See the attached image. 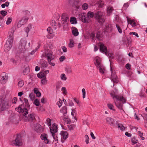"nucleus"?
Here are the masks:
<instances>
[{"mask_svg": "<svg viewBox=\"0 0 147 147\" xmlns=\"http://www.w3.org/2000/svg\"><path fill=\"white\" fill-rule=\"evenodd\" d=\"M110 94L113 99L116 107L121 111V113H125L123 109V104L126 102V99L122 96L118 94L117 90L116 88H115Z\"/></svg>", "mask_w": 147, "mask_h": 147, "instance_id": "obj_1", "label": "nucleus"}, {"mask_svg": "<svg viewBox=\"0 0 147 147\" xmlns=\"http://www.w3.org/2000/svg\"><path fill=\"white\" fill-rule=\"evenodd\" d=\"M18 111L19 112H22L23 113L22 116V120L25 122L28 121H32L35 119L34 115L33 114H29L28 116L26 115L28 113V110L26 108H24L23 109H22L20 107L18 108Z\"/></svg>", "mask_w": 147, "mask_h": 147, "instance_id": "obj_2", "label": "nucleus"}, {"mask_svg": "<svg viewBox=\"0 0 147 147\" xmlns=\"http://www.w3.org/2000/svg\"><path fill=\"white\" fill-rule=\"evenodd\" d=\"M46 123L50 128V132L52 134V136L55 141H56L57 140L55 134L58 131V127L57 125L56 124L54 123L51 126V119L49 118H47L46 119Z\"/></svg>", "mask_w": 147, "mask_h": 147, "instance_id": "obj_3", "label": "nucleus"}, {"mask_svg": "<svg viewBox=\"0 0 147 147\" xmlns=\"http://www.w3.org/2000/svg\"><path fill=\"white\" fill-rule=\"evenodd\" d=\"M13 32H9V37L4 46V49L5 52H7L11 48L13 42Z\"/></svg>", "mask_w": 147, "mask_h": 147, "instance_id": "obj_4", "label": "nucleus"}, {"mask_svg": "<svg viewBox=\"0 0 147 147\" xmlns=\"http://www.w3.org/2000/svg\"><path fill=\"white\" fill-rule=\"evenodd\" d=\"M94 63L96 67L99 68V72L102 74L105 73V68L101 63V59L98 56L94 58Z\"/></svg>", "mask_w": 147, "mask_h": 147, "instance_id": "obj_5", "label": "nucleus"}, {"mask_svg": "<svg viewBox=\"0 0 147 147\" xmlns=\"http://www.w3.org/2000/svg\"><path fill=\"white\" fill-rule=\"evenodd\" d=\"M103 15V13L99 11H97L94 14L95 19L98 23L101 24L103 23L105 20Z\"/></svg>", "mask_w": 147, "mask_h": 147, "instance_id": "obj_6", "label": "nucleus"}, {"mask_svg": "<svg viewBox=\"0 0 147 147\" xmlns=\"http://www.w3.org/2000/svg\"><path fill=\"white\" fill-rule=\"evenodd\" d=\"M22 142L21 135L18 134L17 135L15 140L12 141L11 144L13 146H20L22 144Z\"/></svg>", "mask_w": 147, "mask_h": 147, "instance_id": "obj_7", "label": "nucleus"}, {"mask_svg": "<svg viewBox=\"0 0 147 147\" xmlns=\"http://www.w3.org/2000/svg\"><path fill=\"white\" fill-rule=\"evenodd\" d=\"M45 54L47 58V60H53L55 57L53 54L52 52L49 49L45 50Z\"/></svg>", "mask_w": 147, "mask_h": 147, "instance_id": "obj_8", "label": "nucleus"}, {"mask_svg": "<svg viewBox=\"0 0 147 147\" xmlns=\"http://www.w3.org/2000/svg\"><path fill=\"white\" fill-rule=\"evenodd\" d=\"M79 19L83 22L88 23L89 22L88 19L87 18L86 14L84 13H82L79 15Z\"/></svg>", "mask_w": 147, "mask_h": 147, "instance_id": "obj_9", "label": "nucleus"}, {"mask_svg": "<svg viewBox=\"0 0 147 147\" xmlns=\"http://www.w3.org/2000/svg\"><path fill=\"white\" fill-rule=\"evenodd\" d=\"M79 19L83 22L88 23L89 22L88 19L87 18L86 14L84 13H82L79 15Z\"/></svg>", "mask_w": 147, "mask_h": 147, "instance_id": "obj_10", "label": "nucleus"}, {"mask_svg": "<svg viewBox=\"0 0 147 147\" xmlns=\"http://www.w3.org/2000/svg\"><path fill=\"white\" fill-rule=\"evenodd\" d=\"M29 18L27 16L22 17L18 22L17 27L18 28H20L21 26L26 23L28 20Z\"/></svg>", "mask_w": 147, "mask_h": 147, "instance_id": "obj_11", "label": "nucleus"}, {"mask_svg": "<svg viewBox=\"0 0 147 147\" xmlns=\"http://www.w3.org/2000/svg\"><path fill=\"white\" fill-rule=\"evenodd\" d=\"M110 70L111 72V80L113 81V82H116L117 81V76L115 71L113 70L112 68L111 67Z\"/></svg>", "mask_w": 147, "mask_h": 147, "instance_id": "obj_12", "label": "nucleus"}, {"mask_svg": "<svg viewBox=\"0 0 147 147\" xmlns=\"http://www.w3.org/2000/svg\"><path fill=\"white\" fill-rule=\"evenodd\" d=\"M40 138L45 144H48L49 140L48 139V136L47 134H42L40 136Z\"/></svg>", "mask_w": 147, "mask_h": 147, "instance_id": "obj_13", "label": "nucleus"}, {"mask_svg": "<svg viewBox=\"0 0 147 147\" xmlns=\"http://www.w3.org/2000/svg\"><path fill=\"white\" fill-rule=\"evenodd\" d=\"M24 30L27 33V36H28V33L30 31H31L32 32H34V28L32 25L30 24H29L27 27L24 28Z\"/></svg>", "mask_w": 147, "mask_h": 147, "instance_id": "obj_14", "label": "nucleus"}, {"mask_svg": "<svg viewBox=\"0 0 147 147\" xmlns=\"http://www.w3.org/2000/svg\"><path fill=\"white\" fill-rule=\"evenodd\" d=\"M2 76L1 79V82L2 84L6 83L8 79V76L6 75L5 73L4 72L1 74Z\"/></svg>", "mask_w": 147, "mask_h": 147, "instance_id": "obj_15", "label": "nucleus"}, {"mask_svg": "<svg viewBox=\"0 0 147 147\" xmlns=\"http://www.w3.org/2000/svg\"><path fill=\"white\" fill-rule=\"evenodd\" d=\"M100 50L102 53H104L105 54H107V48L104 44L102 43L100 44Z\"/></svg>", "mask_w": 147, "mask_h": 147, "instance_id": "obj_16", "label": "nucleus"}, {"mask_svg": "<svg viewBox=\"0 0 147 147\" xmlns=\"http://www.w3.org/2000/svg\"><path fill=\"white\" fill-rule=\"evenodd\" d=\"M60 134L61 135V138L62 140V139L65 140L68 137V134L66 131H61Z\"/></svg>", "mask_w": 147, "mask_h": 147, "instance_id": "obj_17", "label": "nucleus"}, {"mask_svg": "<svg viewBox=\"0 0 147 147\" xmlns=\"http://www.w3.org/2000/svg\"><path fill=\"white\" fill-rule=\"evenodd\" d=\"M20 45L19 46V48L20 49H22L24 50L26 44V41L25 40H21L20 41Z\"/></svg>", "mask_w": 147, "mask_h": 147, "instance_id": "obj_18", "label": "nucleus"}, {"mask_svg": "<svg viewBox=\"0 0 147 147\" xmlns=\"http://www.w3.org/2000/svg\"><path fill=\"white\" fill-rule=\"evenodd\" d=\"M112 30V27L111 24H107L104 29V32H111Z\"/></svg>", "mask_w": 147, "mask_h": 147, "instance_id": "obj_19", "label": "nucleus"}, {"mask_svg": "<svg viewBox=\"0 0 147 147\" xmlns=\"http://www.w3.org/2000/svg\"><path fill=\"white\" fill-rule=\"evenodd\" d=\"M30 69L28 65L27 64H25L24 67L23 69V73L24 75H26L28 74L29 72Z\"/></svg>", "mask_w": 147, "mask_h": 147, "instance_id": "obj_20", "label": "nucleus"}, {"mask_svg": "<svg viewBox=\"0 0 147 147\" xmlns=\"http://www.w3.org/2000/svg\"><path fill=\"white\" fill-rule=\"evenodd\" d=\"M60 112L63 115L65 116L67 113V107L66 106L63 107L60 110Z\"/></svg>", "mask_w": 147, "mask_h": 147, "instance_id": "obj_21", "label": "nucleus"}, {"mask_svg": "<svg viewBox=\"0 0 147 147\" xmlns=\"http://www.w3.org/2000/svg\"><path fill=\"white\" fill-rule=\"evenodd\" d=\"M69 18L68 17L66 13H63L61 16V19L63 22V23H67Z\"/></svg>", "mask_w": 147, "mask_h": 147, "instance_id": "obj_22", "label": "nucleus"}, {"mask_svg": "<svg viewBox=\"0 0 147 147\" xmlns=\"http://www.w3.org/2000/svg\"><path fill=\"white\" fill-rule=\"evenodd\" d=\"M107 14L109 16L111 15L113 11L114 10L113 7H112L109 6L107 7Z\"/></svg>", "mask_w": 147, "mask_h": 147, "instance_id": "obj_23", "label": "nucleus"}, {"mask_svg": "<svg viewBox=\"0 0 147 147\" xmlns=\"http://www.w3.org/2000/svg\"><path fill=\"white\" fill-rule=\"evenodd\" d=\"M94 14H94L93 12L91 11H89L86 14L87 18L88 19L89 22L90 21L91 19L93 18L94 16Z\"/></svg>", "mask_w": 147, "mask_h": 147, "instance_id": "obj_24", "label": "nucleus"}, {"mask_svg": "<svg viewBox=\"0 0 147 147\" xmlns=\"http://www.w3.org/2000/svg\"><path fill=\"white\" fill-rule=\"evenodd\" d=\"M106 122L107 123L113 125L114 124V122L113 119L110 117H108L106 119Z\"/></svg>", "mask_w": 147, "mask_h": 147, "instance_id": "obj_25", "label": "nucleus"}, {"mask_svg": "<svg viewBox=\"0 0 147 147\" xmlns=\"http://www.w3.org/2000/svg\"><path fill=\"white\" fill-rule=\"evenodd\" d=\"M72 34L74 36H77L79 34V32L77 28L75 27H73L71 28Z\"/></svg>", "mask_w": 147, "mask_h": 147, "instance_id": "obj_26", "label": "nucleus"}, {"mask_svg": "<svg viewBox=\"0 0 147 147\" xmlns=\"http://www.w3.org/2000/svg\"><path fill=\"white\" fill-rule=\"evenodd\" d=\"M48 66V63L45 61H42L40 63V66L41 68L44 69Z\"/></svg>", "mask_w": 147, "mask_h": 147, "instance_id": "obj_27", "label": "nucleus"}, {"mask_svg": "<svg viewBox=\"0 0 147 147\" xmlns=\"http://www.w3.org/2000/svg\"><path fill=\"white\" fill-rule=\"evenodd\" d=\"M37 77L40 78H46V74L43 71L40 72L37 74Z\"/></svg>", "mask_w": 147, "mask_h": 147, "instance_id": "obj_28", "label": "nucleus"}, {"mask_svg": "<svg viewBox=\"0 0 147 147\" xmlns=\"http://www.w3.org/2000/svg\"><path fill=\"white\" fill-rule=\"evenodd\" d=\"M70 21L72 24H76L77 23L76 19L74 17H71L70 18Z\"/></svg>", "mask_w": 147, "mask_h": 147, "instance_id": "obj_29", "label": "nucleus"}, {"mask_svg": "<svg viewBox=\"0 0 147 147\" xmlns=\"http://www.w3.org/2000/svg\"><path fill=\"white\" fill-rule=\"evenodd\" d=\"M35 131L38 133H40L42 131V129L40 125L36 126L35 129Z\"/></svg>", "mask_w": 147, "mask_h": 147, "instance_id": "obj_30", "label": "nucleus"}, {"mask_svg": "<svg viewBox=\"0 0 147 147\" xmlns=\"http://www.w3.org/2000/svg\"><path fill=\"white\" fill-rule=\"evenodd\" d=\"M34 93L36 94L37 97H40L41 96V93L38 90L37 88H35L34 89Z\"/></svg>", "mask_w": 147, "mask_h": 147, "instance_id": "obj_31", "label": "nucleus"}, {"mask_svg": "<svg viewBox=\"0 0 147 147\" xmlns=\"http://www.w3.org/2000/svg\"><path fill=\"white\" fill-rule=\"evenodd\" d=\"M127 22H129L130 24L131 25V26L133 27H135L136 26V23L134 22L133 20H129L127 18Z\"/></svg>", "mask_w": 147, "mask_h": 147, "instance_id": "obj_32", "label": "nucleus"}, {"mask_svg": "<svg viewBox=\"0 0 147 147\" xmlns=\"http://www.w3.org/2000/svg\"><path fill=\"white\" fill-rule=\"evenodd\" d=\"M8 106V104L6 102H5V104H3L1 108V111H4L7 109Z\"/></svg>", "mask_w": 147, "mask_h": 147, "instance_id": "obj_33", "label": "nucleus"}, {"mask_svg": "<svg viewBox=\"0 0 147 147\" xmlns=\"http://www.w3.org/2000/svg\"><path fill=\"white\" fill-rule=\"evenodd\" d=\"M68 46L70 48H72L74 46V40L72 39H70L69 42V44Z\"/></svg>", "mask_w": 147, "mask_h": 147, "instance_id": "obj_34", "label": "nucleus"}, {"mask_svg": "<svg viewBox=\"0 0 147 147\" xmlns=\"http://www.w3.org/2000/svg\"><path fill=\"white\" fill-rule=\"evenodd\" d=\"M97 3L98 7H103L104 5V2L102 1H99L97 2Z\"/></svg>", "mask_w": 147, "mask_h": 147, "instance_id": "obj_35", "label": "nucleus"}, {"mask_svg": "<svg viewBox=\"0 0 147 147\" xmlns=\"http://www.w3.org/2000/svg\"><path fill=\"white\" fill-rule=\"evenodd\" d=\"M82 8L83 10H86L88 8V5L87 3H84L83 4Z\"/></svg>", "mask_w": 147, "mask_h": 147, "instance_id": "obj_36", "label": "nucleus"}, {"mask_svg": "<svg viewBox=\"0 0 147 147\" xmlns=\"http://www.w3.org/2000/svg\"><path fill=\"white\" fill-rule=\"evenodd\" d=\"M138 140L136 139L135 137H133L131 140V142L132 143V145H134L137 143Z\"/></svg>", "mask_w": 147, "mask_h": 147, "instance_id": "obj_37", "label": "nucleus"}, {"mask_svg": "<svg viewBox=\"0 0 147 147\" xmlns=\"http://www.w3.org/2000/svg\"><path fill=\"white\" fill-rule=\"evenodd\" d=\"M60 78L63 81H65L67 79L66 76L64 74H61Z\"/></svg>", "mask_w": 147, "mask_h": 147, "instance_id": "obj_38", "label": "nucleus"}, {"mask_svg": "<svg viewBox=\"0 0 147 147\" xmlns=\"http://www.w3.org/2000/svg\"><path fill=\"white\" fill-rule=\"evenodd\" d=\"M62 104V101L61 99L59 98L58 101L57 102V104L58 106V107L59 108L61 106Z\"/></svg>", "mask_w": 147, "mask_h": 147, "instance_id": "obj_39", "label": "nucleus"}, {"mask_svg": "<svg viewBox=\"0 0 147 147\" xmlns=\"http://www.w3.org/2000/svg\"><path fill=\"white\" fill-rule=\"evenodd\" d=\"M22 13L24 15L28 16L30 14V11L27 10H24L22 11Z\"/></svg>", "mask_w": 147, "mask_h": 147, "instance_id": "obj_40", "label": "nucleus"}, {"mask_svg": "<svg viewBox=\"0 0 147 147\" xmlns=\"http://www.w3.org/2000/svg\"><path fill=\"white\" fill-rule=\"evenodd\" d=\"M24 85V82L22 80L20 81L18 84V86L19 88H21Z\"/></svg>", "mask_w": 147, "mask_h": 147, "instance_id": "obj_41", "label": "nucleus"}, {"mask_svg": "<svg viewBox=\"0 0 147 147\" xmlns=\"http://www.w3.org/2000/svg\"><path fill=\"white\" fill-rule=\"evenodd\" d=\"M9 4V2L7 1L5 3L2 4L1 6L2 8H4L5 7H8Z\"/></svg>", "mask_w": 147, "mask_h": 147, "instance_id": "obj_42", "label": "nucleus"}, {"mask_svg": "<svg viewBox=\"0 0 147 147\" xmlns=\"http://www.w3.org/2000/svg\"><path fill=\"white\" fill-rule=\"evenodd\" d=\"M65 70L66 71L68 74H70L71 72V70L70 67H67L65 69Z\"/></svg>", "mask_w": 147, "mask_h": 147, "instance_id": "obj_43", "label": "nucleus"}, {"mask_svg": "<svg viewBox=\"0 0 147 147\" xmlns=\"http://www.w3.org/2000/svg\"><path fill=\"white\" fill-rule=\"evenodd\" d=\"M48 61L49 64L53 66H54L55 65V62L53 61V60H48Z\"/></svg>", "mask_w": 147, "mask_h": 147, "instance_id": "obj_44", "label": "nucleus"}, {"mask_svg": "<svg viewBox=\"0 0 147 147\" xmlns=\"http://www.w3.org/2000/svg\"><path fill=\"white\" fill-rule=\"evenodd\" d=\"M107 106L109 109L111 110H113V111H115V110L114 109V106L111 104H107Z\"/></svg>", "mask_w": 147, "mask_h": 147, "instance_id": "obj_45", "label": "nucleus"}, {"mask_svg": "<svg viewBox=\"0 0 147 147\" xmlns=\"http://www.w3.org/2000/svg\"><path fill=\"white\" fill-rule=\"evenodd\" d=\"M12 19L11 18H8L7 20L6 24L7 25L10 24L11 22Z\"/></svg>", "mask_w": 147, "mask_h": 147, "instance_id": "obj_46", "label": "nucleus"}, {"mask_svg": "<svg viewBox=\"0 0 147 147\" xmlns=\"http://www.w3.org/2000/svg\"><path fill=\"white\" fill-rule=\"evenodd\" d=\"M41 83L42 84H46L47 83V80H46V78H43L41 80Z\"/></svg>", "mask_w": 147, "mask_h": 147, "instance_id": "obj_47", "label": "nucleus"}, {"mask_svg": "<svg viewBox=\"0 0 147 147\" xmlns=\"http://www.w3.org/2000/svg\"><path fill=\"white\" fill-rule=\"evenodd\" d=\"M116 26L119 32L120 33H121L122 32V30L120 28V27L117 24H116Z\"/></svg>", "mask_w": 147, "mask_h": 147, "instance_id": "obj_48", "label": "nucleus"}, {"mask_svg": "<svg viewBox=\"0 0 147 147\" xmlns=\"http://www.w3.org/2000/svg\"><path fill=\"white\" fill-rule=\"evenodd\" d=\"M130 35L133 34L134 35L136 36L137 38L139 37V36L138 34L135 32H130L129 33Z\"/></svg>", "mask_w": 147, "mask_h": 147, "instance_id": "obj_49", "label": "nucleus"}, {"mask_svg": "<svg viewBox=\"0 0 147 147\" xmlns=\"http://www.w3.org/2000/svg\"><path fill=\"white\" fill-rule=\"evenodd\" d=\"M1 14L3 16H5L7 14V12L5 11L2 10L1 11Z\"/></svg>", "mask_w": 147, "mask_h": 147, "instance_id": "obj_50", "label": "nucleus"}, {"mask_svg": "<svg viewBox=\"0 0 147 147\" xmlns=\"http://www.w3.org/2000/svg\"><path fill=\"white\" fill-rule=\"evenodd\" d=\"M82 91L83 94V98H85L86 97V91L84 88H83L82 89Z\"/></svg>", "mask_w": 147, "mask_h": 147, "instance_id": "obj_51", "label": "nucleus"}, {"mask_svg": "<svg viewBox=\"0 0 147 147\" xmlns=\"http://www.w3.org/2000/svg\"><path fill=\"white\" fill-rule=\"evenodd\" d=\"M47 31L50 34H52L53 32L52 29L50 27H48L47 29Z\"/></svg>", "mask_w": 147, "mask_h": 147, "instance_id": "obj_52", "label": "nucleus"}, {"mask_svg": "<svg viewBox=\"0 0 147 147\" xmlns=\"http://www.w3.org/2000/svg\"><path fill=\"white\" fill-rule=\"evenodd\" d=\"M29 97L32 100H33L34 99L35 96L33 93H31L29 94Z\"/></svg>", "mask_w": 147, "mask_h": 147, "instance_id": "obj_53", "label": "nucleus"}, {"mask_svg": "<svg viewBox=\"0 0 147 147\" xmlns=\"http://www.w3.org/2000/svg\"><path fill=\"white\" fill-rule=\"evenodd\" d=\"M34 103L35 105L36 106H38L39 105V101L37 99L35 100L34 101Z\"/></svg>", "mask_w": 147, "mask_h": 147, "instance_id": "obj_54", "label": "nucleus"}, {"mask_svg": "<svg viewBox=\"0 0 147 147\" xmlns=\"http://www.w3.org/2000/svg\"><path fill=\"white\" fill-rule=\"evenodd\" d=\"M65 58L64 56H61L59 58V61L61 62L63 61L65 59Z\"/></svg>", "mask_w": 147, "mask_h": 147, "instance_id": "obj_55", "label": "nucleus"}, {"mask_svg": "<svg viewBox=\"0 0 147 147\" xmlns=\"http://www.w3.org/2000/svg\"><path fill=\"white\" fill-rule=\"evenodd\" d=\"M63 52L66 53L67 51V48L65 46H62L61 47Z\"/></svg>", "mask_w": 147, "mask_h": 147, "instance_id": "obj_56", "label": "nucleus"}, {"mask_svg": "<svg viewBox=\"0 0 147 147\" xmlns=\"http://www.w3.org/2000/svg\"><path fill=\"white\" fill-rule=\"evenodd\" d=\"M17 101V98L15 97L13 98L12 100V103L13 104H15L16 103V102Z\"/></svg>", "mask_w": 147, "mask_h": 147, "instance_id": "obj_57", "label": "nucleus"}, {"mask_svg": "<svg viewBox=\"0 0 147 147\" xmlns=\"http://www.w3.org/2000/svg\"><path fill=\"white\" fill-rule=\"evenodd\" d=\"M60 119L61 120L62 119H63V120L65 121H66V120H67V121H68L69 120V119L68 118V117H60Z\"/></svg>", "mask_w": 147, "mask_h": 147, "instance_id": "obj_58", "label": "nucleus"}, {"mask_svg": "<svg viewBox=\"0 0 147 147\" xmlns=\"http://www.w3.org/2000/svg\"><path fill=\"white\" fill-rule=\"evenodd\" d=\"M90 37L92 38L93 40H94L95 38V34L94 32H92L91 33L90 35Z\"/></svg>", "mask_w": 147, "mask_h": 147, "instance_id": "obj_59", "label": "nucleus"}, {"mask_svg": "<svg viewBox=\"0 0 147 147\" xmlns=\"http://www.w3.org/2000/svg\"><path fill=\"white\" fill-rule=\"evenodd\" d=\"M71 114L74 117L76 115V111L75 110L73 109L72 110Z\"/></svg>", "mask_w": 147, "mask_h": 147, "instance_id": "obj_60", "label": "nucleus"}, {"mask_svg": "<svg viewBox=\"0 0 147 147\" xmlns=\"http://www.w3.org/2000/svg\"><path fill=\"white\" fill-rule=\"evenodd\" d=\"M125 67L127 69L129 70L131 68V65L129 63H127Z\"/></svg>", "mask_w": 147, "mask_h": 147, "instance_id": "obj_61", "label": "nucleus"}, {"mask_svg": "<svg viewBox=\"0 0 147 147\" xmlns=\"http://www.w3.org/2000/svg\"><path fill=\"white\" fill-rule=\"evenodd\" d=\"M51 24L52 26H56V24L55 21L52 20L51 23Z\"/></svg>", "mask_w": 147, "mask_h": 147, "instance_id": "obj_62", "label": "nucleus"}, {"mask_svg": "<svg viewBox=\"0 0 147 147\" xmlns=\"http://www.w3.org/2000/svg\"><path fill=\"white\" fill-rule=\"evenodd\" d=\"M37 49L35 48L30 53V54L31 55H33L37 51Z\"/></svg>", "mask_w": 147, "mask_h": 147, "instance_id": "obj_63", "label": "nucleus"}, {"mask_svg": "<svg viewBox=\"0 0 147 147\" xmlns=\"http://www.w3.org/2000/svg\"><path fill=\"white\" fill-rule=\"evenodd\" d=\"M108 55L109 57L111 58V59L113 58L114 55L112 53H108Z\"/></svg>", "mask_w": 147, "mask_h": 147, "instance_id": "obj_64", "label": "nucleus"}]
</instances>
